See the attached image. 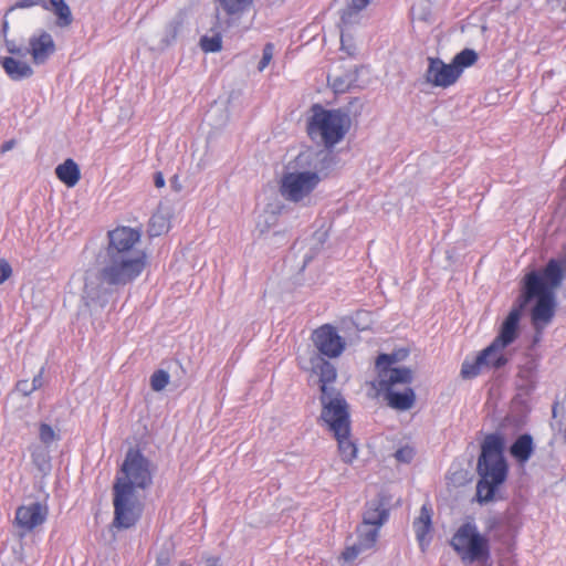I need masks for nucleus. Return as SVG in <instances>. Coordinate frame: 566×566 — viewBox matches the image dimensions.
Listing matches in <instances>:
<instances>
[{
  "label": "nucleus",
  "mask_w": 566,
  "mask_h": 566,
  "mask_svg": "<svg viewBox=\"0 0 566 566\" xmlns=\"http://www.w3.org/2000/svg\"><path fill=\"white\" fill-rule=\"evenodd\" d=\"M98 269L86 271L83 300L105 306L109 296L134 282L146 266V255H97Z\"/></svg>",
  "instance_id": "f257e3e1"
},
{
  "label": "nucleus",
  "mask_w": 566,
  "mask_h": 566,
  "mask_svg": "<svg viewBox=\"0 0 566 566\" xmlns=\"http://www.w3.org/2000/svg\"><path fill=\"white\" fill-rule=\"evenodd\" d=\"M334 165L335 158L329 151L307 149L300 153L291 163L293 171L285 172L281 179L282 197L300 202L318 186Z\"/></svg>",
  "instance_id": "f03ea898"
},
{
  "label": "nucleus",
  "mask_w": 566,
  "mask_h": 566,
  "mask_svg": "<svg viewBox=\"0 0 566 566\" xmlns=\"http://www.w3.org/2000/svg\"><path fill=\"white\" fill-rule=\"evenodd\" d=\"M504 450L505 439L500 432L486 434L481 443L476 463L479 480L474 497L481 505L495 501L497 489L507 479L509 465Z\"/></svg>",
  "instance_id": "7ed1b4c3"
},
{
  "label": "nucleus",
  "mask_w": 566,
  "mask_h": 566,
  "mask_svg": "<svg viewBox=\"0 0 566 566\" xmlns=\"http://www.w3.org/2000/svg\"><path fill=\"white\" fill-rule=\"evenodd\" d=\"M532 301H535L531 311L532 324L536 332L541 333L555 316L556 297L555 292L544 287L537 271H532L524 276L521 294L502 323L512 324V336L515 339L518 335L522 313Z\"/></svg>",
  "instance_id": "20e7f679"
},
{
  "label": "nucleus",
  "mask_w": 566,
  "mask_h": 566,
  "mask_svg": "<svg viewBox=\"0 0 566 566\" xmlns=\"http://www.w3.org/2000/svg\"><path fill=\"white\" fill-rule=\"evenodd\" d=\"M311 112L307 134L312 139L321 137L326 148H333L349 130V115L342 108L326 109L321 104H314Z\"/></svg>",
  "instance_id": "39448f33"
},
{
  "label": "nucleus",
  "mask_w": 566,
  "mask_h": 566,
  "mask_svg": "<svg viewBox=\"0 0 566 566\" xmlns=\"http://www.w3.org/2000/svg\"><path fill=\"white\" fill-rule=\"evenodd\" d=\"M413 381L412 369L392 370L390 375H382L371 381L377 396H381L387 406L398 411L410 410L416 403V392L411 388Z\"/></svg>",
  "instance_id": "423d86ee"
},
{
  "label": "nucleus",
  "mask_w": 566,
  "mask_h": 566,
  "mask_svg": "<svg viewBox=\"0 0 566 566\" xmlns=\"http://www.w3.org/2000/svg\"><path fill=\"white\" fill-rule=\"evenodd\" d=\"M450 545L464 563L485 564L491 558L490 541L479 533L473 522L463 523L453 534Z\"/></svg>",
  "instance_id": "0eeeda50"
},
{
  "label": "nucleus",
  "mask_w": 566,
  "mask_h": 566,
  "mask_svg": "<svg viewBox=\"0 0 566 566\" xmlns=\"http://www.w3.org/2000/svg\"><path fill=\"white\" fill-rule=\"evenodd\" d=\"M136 490L129 484H113L114 527L128 530L140 520L144 504L138 497Z\"/></svg>",
  "instance_id": "6e6552de"
},
{
  "label": "nucleus",
  "mask_w": 566,
  "mask_h": 566,
  "mask_svg": "<svg viewBox=\"0 0 566 566\" xmlns=\"http://www.w3.org/2000/svg\"><path fill=\"white\" fill-rule=\"evenodd\" d=\"M154 465L137 448H129L125 454L114 483L129 484L133 489L146 490L153 484Z\"/></svg>",
  "instance_id": "1a4fd4ad"
},
{
  "label": "nucleus",
  "mask_w": 566,
  "mask_h": 566,
  "mask_svg": "<svg viewBox=\"0 0 566 566\" xmlns=\"http://www.w3.org/2000/svg\"><path fill=\"white\" fill-rule=\"evenodd\" d=\"M322 403V420L332 433L339 434L350 429V416L348 403L339 391L331 392L323 388V395L319 397Z\"/></svg>",
  "instance_id": "9d476101"
},
{
  "label": "nucleus",
  "mask_w": 566,
  "mask_h": 566,
  "mask_svg": "<svg viewBox=\"0 0 566 566\" xmlns=\"http://www.w3.org/2000/svg\"><path fill=\"white\" fill-rule=\"evenodd\" d=\"M140 240V232L129 227H117L107 232V244L98 255H146L135 248Z\"/></svg>",
  "instance_id": "9b49d317"
},
{
  "label": "nucleus",
  "mask_w": 566,
  "mask_h": 566,
  "mask_svg": "<svg viewBox=\"0 0 566 566\" xmlns=\"http://www.w3.org/2000/svg\"><path fill=\"white\" fill-rule=\"evenodd\" d=\"M312 340L319 354L335 358L345 349V340L338 335L336 328L325 324L313 332Z\"/></svg>",
  "instance_id": "f8f14e48"
},
{
  "label": "nucleus",
  "mask_w": 566,
  "mask_h": 566,
  "mask_svg": "<svg viewBox=\"0 0 566 566\" xmlns=\"http://www.w3.org/2000/svg\"><path fill=\"white\" fill-rule=\"evenodd\" d=\"M48 516V509L40 502H32L29 505H21L15 511L14 524L21 530L20 536L32 532L42 525Z\"/></svg>",
  "instance_id": "ddd939ff"
},
{
  "label": "nucleus",
  "mask_w": 566,
  "mask_h": 566,
  "mask_svg": "<svg viewBox=\"0 0 566 566\" xmlns=\"http://www.w3.org/2000/svg\"><path fill=\"white\" fill-rule=\"evenodd\" d=\"M426 81L438 87H449L454 84L459 75V70L452 63L446 64L439 57H428V69L426 71Z\"/></svg>",
  "instance_id": "4468645a"
},
{
  "label": "nucleus",
  "mask_w": 566,
  "mask_h": 566,
  "mask_svg": "<svg viewBox=\"0 0 566 566\" xmlns=\"http://www.w3.org/2000/svg\"><path fill=\"white\" fill-rule=\"evenodd\" d=\"M55 50L56 46L52 35L44 30L31 35L29 46L25 48L27 55L30 54L36 65L44 64Z\"/></svg>",
  "instance_id": "2eb2a0df"
},
{
  "label": "nucleus",
  "mask_w": 566,
  "mask_h": 566,
  "mask_svg": "<svg viewBox=\"0 0 566 566\" xmlns=\"http://www.w3.org/2000/svg\"><path fill=\"white\" fill-rule=\"evenodd\" d=\"M512 324H502L500 327V332L497 336L492 340V343L482 349L476 357L474 358L475 365L480 368L481 371L484 369H490L489 358L492 353H494L495 348L499 346H510L515 338L512 336Z\"/></svg>",
  "instance_id": "dca6fc26"
},
{
  "label": "nucleus",
  "mask_w": 566,
  "mask_h": 566,
  "mask_svg": "<svg viewBox=\"0 0 566 566\" xmlns=\"http://www.w3.org/2000/svg\"><path fill=\"white\" fill-rule=\"evenodd\" d=\"M545 289L553 291L558 287L566 276V256L562 259H551L542 272H537Z\"/></svg>",
  "instance_id": "f3484780"
},
{
  "label": "nucleus",
  "mask_w": 566,
  "mask_h": 566,
  "mask_svg": "<svg viewBox=\"0 0 566 566\" xmlns=\"http://www.w3.org/2000/svg\"><path fill=\"white\" fill-rule=\"evenodd\" d=\"M409 354L410 350L406 347L395 349L389 354H379L375 361L377 378H382L384 374H387L388 376L392 373V370L410 369L409 367H394L395 364L405 360Z\"/></svg>",
  "instance_id": "a211bd4d"
},
{
  "label": "nucleus",
  "mask_w": 566,
  "mask_h": 566,
  "mask_svg": "<svg viewBox=\"0 0 566 566\" xmlns=\"http://www.w3.org/2000/svg\"><path fill=\"white\" fill-rule=\"evenodd\" d=\"M312 369L319 378L321 395H323V388L328 394L338 391L334 387H329L328 384L334 382L337 376L335 366L321 356H316L312 359Z\"/></svg>",
  "instance_id": "6ab92c4d"
},
{
  "label": "nucleus",
  "mask_w": 566,
  "mask_h": 566,
  "mask_svg": "<svg viewBox=\"0 0 566 566\" xmlns=\"http://www.w3.org/2000/svg\"><path fill=\"white\" fill-rule=\"evenodd\" d=\"M534 451L535 444L530 433L520 434L510 447V454L521 465L531 459Z\"/></svg>",
  "instance_id": "aec40b11"
},
{
  "label": "nucleus",
  "mask_w": 566,
  "mask_h": 566,
  "mask_svg": "<svg viewBox=\"0 0 566 566\" xmlns=\"http://www.w3.org/2000/svg\"><path fill=\"white\" fill-rule=\"evenodd\" d=\"M389 516L388 510L380 497L368 501L363 513V523L376 527L381 526Z\"/></svg>",
  "instance_id": "412c9836"
},
{
  "label": "nucleus",
  "mask_w": 566,
  "mask_h": 566,
  "mask_svg": "<svg viewBox=\"0 0 566 566\" xmlns=\"http://www.w3.org/2000/svg\"><path fill=\"white\" fill-rule=\"evenodd\" d=\"M186 22V13L178 11L165 25L159 48L161 50L169 48L176 42L179 34L182 32Z\"/></svg>",
  "instance_id": "4be33fe9"
},
{
  "label": "nucleus",
  "mask_w": 566,
  "mask_h": 566,
  "mask_svg": "<svg viewBox=\"0 0 566 566\" xmlns=\"http://www.w3.org/2000/svg\"><path fill=\"white\" fill-rule=\"evenodd\" d=\"M0 64L3 67L6 74L12 81H22L33 75V69L27 63L17 60L12 56H6L0 59Z\"/></svg>",
  "instance_id": "5701e85b"
},
{
  "label": "nucleus",
  "mask_w": 566,
  "mask_h": 566,
  "mask_svg": "<svg viewBox=\"0 0 566 566\" xmlns=\"http://www.w3.org/2000/svg\"><path fill=\"white\" fill-rule=\"evenodd\" d=\"M358 78V67L345 71L339 75L328 74L327 82L332 86L335 93H345L356 86Z\"/></svg>",
  "instance_id": "b1692460"
},
{
  "label": "nucleus",
  "mask_w": 566,
  "mask_h": 566,
  "mask_svg": "<svg viewBox=\"0 0 566 566\" xmlns=\"http://www.w3.org/2000/svg\"><path fill=\"white\" fill-rule=\"evenodd\" d=\"M55 175L67 187H74L81 178L78 165L71 158L55 168Z\"/></svg>",
  "instance_id": "393cba45"
},
{
  "label": "nucleus",
  "mask_w": 566,
  "mask_h": 566,
  "mask_svg": "<svg viewBox=\"0 0 566 566\" xmlns=\"http://www.w3.org/2000/svg\"><path fill=\"white\" fill-rule=\"evenodd\" d=\"M338 443V452L345 463H352L357 457V446L350 438V429L340 432L339 434L333 433Z\"/></svg>",
  "instance_id": "a878e982"
},
{
  "label": "nucleus",
  "mask_w": 566,
  "mask_h": 566,
  "mask_svg": "<svg viewBox=\"0 0 566 566\" xmlns=\"http://www.w3.org/2000/svg\"><path fill=\"white\" fill-rule=\"evenodd\" d=\"M49 11L56 15V25L60 28L70 27L73 22V15L69 4L64 0H49Z\"/></svg>",
  "instance_id": "bb28decb"
},
{
  "label": "nucleus",
  "mask_w": 566,
  "mask_h": 566,
  "mask_svg": "<svg viewBox=\"0 0 566 566\" xmlns=\"http://www.w3.org/2000/svg\"><path fill=\"white\" fill-rule=\"evenodd\" d=\"M31 458L32 463L38 469V471L41 473L42 476H45L50 474L52 464H51V457L50 451L46 447L43 446H34L31 449Z\"/></svg>",
  "instance_id": "cd10ccee"
},
{
  "label": "nucleus",
  "mask_w": 566,
  "mask_h": 566,
  "mask_svg": "<svg viewBox=\"0 0 566 566\" xmlns=\"http://www.w3.org/2000/svg\"><path fill=\"white\" fill-rule=\"evenodd\" d=\"M361 11L363 10H358L357 8H354L347 3L345 6V8H343L339 11V15H340L339 27L342 28L340 42H342L343 48L345 45V34H344L343 28H348L354 24H357L360 21Z\"/></svg>",
  "instance_id": "c85d7f7f"
},
{
  "label": "nucleus",
  "mask_w": 566,
  "mask_h": 566,
  "mask_svg": "<svg viewBox=\"0 0 566 566\" xmlns=\"http://www.w3.org/2000/svg\"><path fill=\"white\" fill-rule=\"evenodd\" d=\"M479 59L478 53L473 49H463L461 52L454 55L452 64L459 70V75L462 74L465 67L472 66Z\"/></svg>",
  "instance_id": "c756f323"
},
{
  "label": "nucleus",
  "mask_w": 566,
  "mask_h": 566,
  "mask_svg": "<svg viewBox=\"0 0 566 566\" xmlns=\"http://www.w3.org/2000/svg\"><path fill=\"white\" fill-rule=\"evenodd\" d=\"M416 536L422 542L431 528V512L426 506L421 507L419 517L413 522Z\"/></svg>",
  "instance_id": "7c9ffc66"
},
{
  "label": "nucleus",
  "mask_w": 566,
  "mask_h": 566,
  "mask_svg": "<svg viewBox=\"0 0 566 566\" xmlns=\"http://www.w3.org/2000/svg\"><path fill=\"white\" fill-rule=\"evenodd\" d=\"M358 543L366 549L374 546L378 537V527L361 523L357 527Z\"/></svg>",
  "instance_id": "2f4dec72"
},
{
  "label": "nucleus",
  "mask_w": 566,
  "mask_h": 566,
  "mask_svg": "<svg viewBox=\"0 0 566 566\" xmlns=\"http://www.w3.org/2000/svg\"><path fill=\"white\" fill-rule=\"evenodd\" d=\"M222 9L229 15H234L247 11L253 3V0H218Z\"/></svg>",
  "instance_id": "473e14b6"
},
{
  "label": "nucleus",
  "mask_w": 566,
  "mask_h": 566,
  "mask_svg": "<svg viewBox=\"0 0 566 566\" xmlns=\"http://www.w3.org/2000/svg\"><path fill=\"white\" fill-rule=\"evenodd\" d=\"M200 48L206 53H216L222 49V38L220 33L212 36L203 35L200 39Z\"/></svg>",
  "instance_id": "72a5a7b5"
},
{
  "label": "nucleus",
  "mask_w": 566,
  "mask_h": 566,
  "mask_svg": "<svg viewBox=\"0 0 566 566\" xmlns=\"http://www.w3.org/2000/svg\"><path fill=\"white\" fill-rule=\"evenodd\" d=\"M169 374L164 369L156 370L150 376V387L154 391H161L169 384Z\"/></svg>",
  "instance_id": "f704fd0d"
},
{
  "label": "nucleus",
  "mask_w": 566,
  "mask_h": 566,
  "mask_svg": "<svg viewBox=\"0 0 566 566\" xmlns=\"http://www.w3.org/2000/svg\"><path fill=\"white\" fill-rule=\"evenodd\" d=\"M506 347L507 346H499L495 348L494 353L491 354L488 361L492 369L499 370L509 363V358L503 353Z\"/></svg>",
  "instance_id": "c9c22d12"
},
{
  "label": "nucleus",
  "mask_w": 566,
  "mask_h": 566,
  "mask_svg": "<svg viewBox=\"0 0 566 566\" xmlns=\"http://www.w3.org/2000/svg\"><path fill=\"white\" fill-rule=\"evenodd\" d=\"M481 373L482 371L480 370L478 365H475L474 359L473 360L464 359V361L461 365L460 375L463 379H473L476 376H479Z\"/></svg>",
  "instance_id": "e433bc0d"
},
{
  "label": "nucleus",
  "mask_w": 566,
  "mask_h": 566,
  "mask_svg": "<svg viewBox=\"0 0 566 566\" xmlns=\"http://www.w3.org/2000/svg\"><path fill=\"white\" fill-rule=\"evenodd\" d=\"M35 6L42 7L44 10H49V4L46 0H18L13 6H11L8 11L6 12V15H8L10 12H12L15 9H28Z\"/></svg>",
  "instance_id": "4c0bfd02"
},
{
  "label": "nucleus",
  "mask_w": 566,
  "mask_h": 566,
  "mask_svg": "<svg viewBox=\"0 0 566 566\" xmlns=\"http://www.w3.org/2000/svg\"><path fill=\"white\" fill-rule=\"evenodd\" d=\"M411 14L413 18L426 21L430 14L429 2L427 0H418L411 7Z\"/></svg>",
  "instance_id": "58836bf2"
},
{
  "label": "nucleus",
  "mask_w": 566,
  "mask_h": 566,
  "mask_svg": "<svg viewBox=\"0 0 566 566\" xmlns=\"http://www.w3.org/2000/svg\"><path fill=\"white\" fill-rule=\"evenodd\" d=\"M39 438L41 442L46 447L57 439V436L53 428L48 423H41L39 428Z\"/></svg>",
  "instance_id": "ea45409f"
},
{
  "label": "nucleus",
  "mask_w": 566,
  "mask_h": 566,
  "mask_svg": "<svg viewBox=\"0 0 566 566\" xmlns=\"http://www.w3.org/2000/svg\"><path fill=\"white\" fill-rule=\"evenodd\" d=\"M416 454V451L410 446H403L395 452V458L398 462L410 463Z\"/></svg>",
  "instance_id": "a19ab883"
},
{
  "label": "nucleus",
  "mask_w": 566,
  "mask_h": 566,
  "mask_svg": "<svg viewBox=\"0 0 566 566\" xmlns=\"http://www.w3.org/2000/svg\"><path fill=\"white\" fill-rule=\"evenodd\" d=\"M167 229L166 221L161 216H153L150 219V235H160Z\"/></svg>",
  "instance_id": "79ce46f5"
},
{
  "label": "nucleus",
  "mask_w": 566,
  "mask_h": 566,
  "mask_svg": "<svg viewBox=\"0 0 566 566\" xmlns=\"http://www.w3.org/2000/svg\"><path fill=\"white\" fill-rule=\"evenodd\" d=\"M273 56V44L266 43L262 51V57L259 62L258 69L259 71H263L270 63Z\"/></svg>",
  "instance_id": "37998d69"
},
{
  "label": "nucleus",
  "mask_w": 566,
  "mask_h": 566,
  "mask_svg": "<svg viewBox=\"0 0 566 566\" xmlns=\"http://www.w3.org/2000/svg\"><path fill=\"white\" fill-rule=\"evenodd\" d=\"M364 549L365 547L361 546L358 542L354 544L353 546L346 547V549L343 552L342 556L346 562L354 560Z\"/></svg>",
  "instance_id": "c03bdc74"
},
{
  "label": "nucleus",
  "mask_w": 566,
  "mask_h": 566,
  "mask_svg": "<svg viewBox=\"0 0 566 566\" xmlns=\"http://www.w3.org/2000/svg\"><path fill=\"white\" fill-rule=\"evenodd\" d=\"M4 44H6L7 51L10 54L18 55L20 57L27 56L25 48L18 46L14 41L6 39Z\"/></svg>",
  "instance_id": "a18cd8bd"
},
{
  "label": "nucleus",
  "mask_w": 566,
  "mask_h": 566,
  "mask_svg": "<svg viewBox=\"0 0 566 566\" xmlns=\"http://www.w3.org/2000/svg\"><path fill=\"white\" fill-rule=\"evenodd\" d=\"M12 274V268L6 259H0V284L7 281Z\"/></svg>",
  "instance_id": "49530a36"
},
{
  "label": "nucleus",
  "mask_w": 566,
  "mask_h": 566,
  "mask_svg": "<svg viewBox=\"0 0 566 566\" xmlns=\"http://www.w3.org/2000/svg\"><path fill=\"white\" fill-rule=\"evenodd\" d=\"M17 389L20 391L23 396H29L34 391L31 384H29L28 380H20L17 384Z\"/></svg>",
  "instance_id": "de8ad7c7"
},
{
  "label": "nucleus",
  "mask_w": 566,
  "mask_h": 566,
  "mask_svg": "<svg viewBox=\"0 0 566 566\" xmlns=\"http://www.w3.org/2000/svg\"><path fill=\"white\" fill-rule=\"evenodd\" d=\"M502 521L497 516H490L485 521L486 532H492L501 525Z\"/></svg>",
  "instance_id": "09e8293b"
},
{
  "label": "nucleus",
  "mask_w": 566,
  "mask_h": 566,
  "mask_svg": "<svg viewBox=\"0 0 566 566\" xmlns=\"http://www.w3.org/2000/svg\"><path fill=\"white\" fill-rule=\"evenodd\" d=\"M347 4L364 10L370 2V0H345Z\"/></svg>",
  "instance_id": "8fccbe9b"
},
{
  "label": "nucleus",
  "mask_w": 566,
  "mask_h": 566,
  "mask_svg": "<svg viewBox=\"0 0 566 566\" xmlns=\"http://www.w3.org/2000/svg\"><path fill=\"white\" fill-rule=\"evenodd\" d=\"M31 386L34 390L41 388L43 386V368L33 377Z\"/></svg>",
  "instance_id": "3c124183"
},
{
  "label": "nucleus",
  "mask_w": 566,
  "mask_h": 566,
  "mask_svg": "<svg viewBox=\"0 0 566 566\" xmlns=\"http://www.w3.org/2000/svg\"><path fill=\"white\" fill-rule=\"evenodd\" d=\"M154 184L157 188H161L165 186V178L160 171L155 172L154 175Z\"/></svg>",
  "instance_id": "603ef678"
},
{
  "label": "nucleus",
  "mask_w": 566,
  "mask_h": 566,
  "mask_svg": "<svg viewBox=\"0 0 566 566\" xmlns=\"http://www.w3.org/2000/svg\"><path fill=\"white\" fill-rule=\"evenodd\" d=\"M15 145V140L14 139H9L7 142H4L0 148V151L3 154V153H7L9 150H11Z\"/></svg>",
  "instance_id": "864d4df0"
},
{
  "label": "nucleus",
  "mask_w": 566,
  "mask_h": 566,
  "mask_svg": "<svg viewBox=\"0 0 566 566\" xmlns=\"http://www.w3.org/2000/svg\"><path fill=\"white\" fill-rule=\"evenodd\" d=\"M157 563L161 566H166L169 563V557L167 555H159L157 557Z\"/></svg>",
  "instance_id": "5fc2aeb1"
},
{
  "label": "nucleus",
  "mask_w": 566,
  "mask_h": 566,
  "mask_svg": "<svg viewBox=\"0 0 566 566\" xmlns=\"http://www.w3.org/2000/svg\"><path fill=\"white\" fill-rule=\"evenodd\" d=\"M6 17H7V15L4 14V18H6ZM8 29H9V23H8V21L4 19V20H3V23H2V33H3V35H4V36H6L7 32H8Z\"/></svg>",
  "instance_id": "6e6d98bb"
},
{
  "label": "nucleus",
  "mask_w": 566,
  "mask_h": 566,
  "mask_svg": "<svg viewBox=\"0 0 566 566\" xmlns=\"http://www.w3.org/2000/svg\"><path fill=\"white\" fill-rule=\"evenodd\" d=\"M272 235L273 237H277V235L284 237V233L281 234L280 232H273Z\"/></svg>",
  "instance_id": "4d7b16f0"
},
{
  "label": "nucleus",
  "mask_w": 566,
  "mask_h": 566,
  "mask_svg": "<svg viewBox=\"0 0 566 566\" xmlns=\"http://www.w3.org/2000/svg\"><path fill=\"white\" fill-rule=\"evenodd\" d=\"M403 386H398L397 390H402Z\"/></svg>",
  "instance_id": "13d9d810"
},
{
  "label": "nucleus",
  "mask_w": 566,
  "mask_h": 566,
  "mask_svg": "<svg viewBox=\"0 0 566 566\" xmlns=\"http://www.w3.org/2000/svg\"><path fill=\"white\" fill-rule=\"evenodd\" d=\"M214 562H217V559ZM210 564H212V566H216V563H213V560H210Z\"/></svg>",
  "instance_id": "bf43d9fd"
},
{
  "label": "nucleus",
  "mask_w": 566,
  "mask_h": 566,
  "mask_svg": "<svg viewBox=\"0 0 566 566\" xmlns=\"http://www.w3.org/2000/svg\"><path fill=\"white\" fill-rule=\"evenodd\" d=\"M214 562H217V559ZM210 564H212V566H216V563H213V560H210Z\"/></svg>",
  "instance_id": "052dcab7"
}]
</instances>
